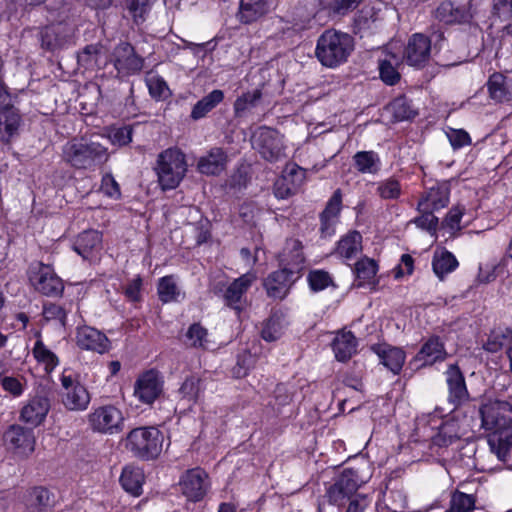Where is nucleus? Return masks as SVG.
<instances>
[{"instance_id":"nucleus-1","label":"nucleus","mask_w":512,"mask_h":512,"mask_svg":"<svg viewBox=\"0 0 512 512\" xmlns=\"http://www.w3.org/2000/svg\"><path fill=\"white\" fill-rule=\"evenodd\" d=\"M482 427L491 431L488 444L499 460L505 461L512 449V404L488 400L479 408Z\"/></svg>"},{"instance_id":"nucleus-2","label":"nucleus","mask_w":512,"mask_h":512,"mask_svg":"<svg viewBox=\"0 0 512 512\" xmlns=\"http://www.w3.org/2000/svg\"><path fill=\"white\" fill-rule=\"evenodd\" d=\"M107 148L90 138L73 139L62 149V159L69 166L78 170H94L108 160Z\"/></svg>"},{"instance_id":"nucleus-3","label":"nucleus","mask_w":512,"mask_h":512,"mask_svg":"<svg viewBox=\"0 0 512 512\" xmlns=\"http://www.w3.org/2000/svg\"><path fill=\"white\" fill-rule=\"evenodd\" d=\"M353 46V39L347 33L326 30L318 38L315 53L322 65L336 67L347 60Z\"/></svg>"},{"instance_id":"nucleus-4","label":"nucleus","mask_w":512,"mask_h":512,"mask_svg":"<svg viewBox=\"0 0 512 512\" xmlns=\"http://www.w3.org/2000/svg\"><path fill=\"white\" fill-rule=\"evenodd\" d=\"M155 170L163 190L176 188L187 172L185 154L178 148L164 150L158 155Z\"/></svg>"},{"instance_id":"nucleus-5","label":"nucleus","mask_w":512,"mask_h":512,"mask_svg":"<svg viewBox=\"0 0 512 512\" xmlns=\"http://www.w3.org/2000/svg\"><path fill=\"white\" fill-rule=\"evenodd\" d=\"M162 433L155 427H139L131 430L123 440L125 448L133 456L149 460L156 458L162 449Z\"/></svg>"},{"instance_id":"nucleus-6","label":"nucleus","mask_w":512,"mask_h":512,"mask_svg":"<svg viewBox=\"0 0 512 512\" xmlns=\"http://www.w3.org/2000/svg\"><path fill=\"white\" fill-rule=\"evenodd\" d=\"M251 141L254 149L267 161L276 162L286 157L283 136L275 129L260 127L253 133Z\"/></svg>"},{"instance_id":"nucleus-7","label":"nucleus","mask_w":512,"mask_h":512,"mask_svg":"<svg viewBox=\"0 0 512 512\" xmlns=\"http://www.w3.org/2000/svg\"><path fill=\"white\" fill-rule=\"evenodd\" d=\"M359 487L357 473L352 469H345L327 488L325 496L329 504L342 507L356 496Z\"/></svg>"},{"instance_id":"nucleus-8","label":"nucleus","mask_w":512,"mask_h":512,"mask_svg":"<svg viewBox=\"0 0 512 512\" xmlns=\"http://www.w3.org/2000/svg\"><path fill=\"white\" fill-rule=\"evenodd\" d=\"M29 281L34 289L46 296H57L62 293V280L53 268L43 263L32 264L28 271Z\"/></svg>"},{"instance_id":"nucleus-9","label":"nucleus","mask_w":512,"mask_h":512,"mask_svg":"<svg viewBox=\"0 0 512 512\" xmlns=\"http://www.w3.org/2000/svg\"><path fill=\"white\" fill-rule=\"evenodd\" d=\"M73 35V26L58 22L43 27L38 33V39L43 50L56 52L70 45Z\"/></svg>"},{"instance_id":"nucleus-10","label":"nucleus","mask_w":512,"mask_h":512,"mask_svg":"<svg viewBox=\"0 0 512 512\" xmlns=\"http://www.w3.org/2000/svg\"><path fill=\"white\" fill-rule=\"evenodd\" d=\"M94 431L104 434L119 433L123 429L124 417L117 407L105 405L96 408L88 417Z\"/></svg>"},{"instance_id":"nucleus-11","label":"nucleus","mask_w":512,"mask_h":512,"mask_svg":"<svg viewBox=\"0 0 512 512\" xmlns=\"http://www.w3.org/2000/svg\"><path fill=\"white\" fill-rule=\"evenodd\" d=\"M6 448L20 457H28L35 449V436L32 429L13 424L3 434Z\"/></svg>"},{"instance_id":"nucleus-12","label":"nucleus","mask_w":512,"mask_h":512,"mask_svg":"<svg viewBox=\"0 0 512 512\" xmlns=\"http://www.w3.org/2000/svg\"><path fill=\"white\" fill-rule=\"evenodd\" d=\"M63 391L61 401L69 411H84L87 409L91 397L86 387L69 375L61 376Z\"/></svg>"},{"instance_id":"nucleus-13","label":"nucleus","mask_w":512,"mask_h":512,"mask_svg":"<svg viewBox=\"0 0 512 512\" xmlns=\"http://www.w3.org/2000/svg\"><path fill=\"white\" fill-rule=\"evenodd\" d=\"M255 280L256 276L253 273H246L235 279L224 291L225 304L237 313L243 311L247 307L245 295Z\"/></svg>"},{"instance_id":"nucleus-14","label":"nucleus","mask_w":512,"mask_h":512,"mask_svg":"<svg viewBox=\"0 0 512 512\" xmlns=\"http://www.w3.org/2000/svg\"><path fill=\"white\" fill-rule=\"evenodd\" d=\"M113 62L119 74L131 75L141 71L144 60L131 44L122 42L113 51Z\"/></svg>"},{"instance_id":"nucleus-15","label":"nucleus","mask_w":512,"mask_h":512,"mask_svg":"<svg viewBox=\"0 0 512 512\" xmlns=\"http://www.w3.org/2000/svg\"><path fill=\"white\" fill-rule=\"evenodd\" d=\"M51 408V401L45 394H36L23 405L20 411V420L37 427L41 425Z\"/></svg>"},{"instance_id":"nucleus-16","label":"nucleus","mask_w":512,"mask_h":512,"mask_svg":"<svg viewBox=\"0 0 512 512\" xmlns=\"http://www.w3.org/2000/svg\"><path fill=\"white\" fill-rule=\"evenodd\" d=\"M163 391V381L154 370L143 373L136 381L134 395L145 404H152Z\"/></svg>"},{"instance_id":"nucleus-17","label":"nucleus","mask_w":512,"mask_h":512,"mask_svg":"<svg viewBox=\"0 0 512 512\" xmlns=\"http://www.w3.org/2000/svg\"><path fill=\"white\" fill-rule=\"evenodd\" d=\"M431 41L423 34L416 33L409 39L404 57L410 66L421 68L430 58Z\"/></svg>"},{"instance_id":"nucleus-18","label":"nucleus","mask_w":512,"mask_h":512,"mask_svg":"<svg viewBox=\"0 0 512 512\" xmlns=\"http://www.w3.org/2000/svg\"><path fill=\"white\" fill-rule=\"evenodd\" d=\"M75 340L81 350L103 354L109 349V340L106 335L90 326L78 327Z\"/></svg>"},{"instance_id":"nucleus-19","label":"nucleus","mask_w":512,"mask_h":512,"mask_svg":"<svg viewBox=\"0 0 512 512\" xmlns=\"http://www.w3.org/2000/svg\"><path fill=\"white\" fill-rule=\"evenodd\" d=\"M182 493L192 501L201 500L208 489L207 474L199 468L186 472L181 482Z\"/></svg>"},{"instance_id":"nucleus-20","label":"nucleus","mask_w":512,"mask_h":512,"mask_svg":"<svg viewBox=\"0 0 512 512\" xmlns=\"http://www.w3.org/2000/svg\"><path fill=\"white\" fill-rule=\"evenodd\" d=\"M305 178V171L299 166L293 165L274 184V194L277 198L285 199L294 195Z\"/></svg>"},{"instance_id":"nucleus-21","label":"nucleus","mask_w":512,"mask_h":512,"mask_svg":"<svg viewBox=\"0 0 512 512\" xmlns=\"http://www.w3.org/2000/svg\"><path fill=\"white\" fill-rule=\"evenodd\" d=\"M370 349L388 370L395 375L400 373L406 359L405 352L401 348L382 343L374 344Z\"/></svg>"},{"instance_id":"nucleus-22","label":"nucleus","mask_w":512,"mask_h":512,"mask_svg":"<svg viewBox=\"0 0 512 512\" xmlns=\"http://www.w3.org/2000/svg\"><path fill=\"white\" fill-rule=\"evenodd\" d=\"M446 383L449 392V401L458 406L468 400L469 394L466 388L465 378L456 364L448 366Z\"/></svg>"},{"instance_id":"nucleus-23","label":"nucleus","mask_w":512,"mask_h":512,"mask_svg":"<svg viewBox=\"0 0 512 512\" xmlns=\"http://www.w3.org/2000/svg\"><path fill=\"white\" fill-rule=\"evenodd\" d=\"M74 250L85 260H96L102 249V235L95 230L82 232L73 246Z\"/></svg>"},{"instance_id":"nucleus-24","label":"nucleus","mask_w":512,"mask_h":512,"mask_svg":"<svg viewBox=\"0 0 512 512\" xmlns=\"http://www.w3.org/2000/svg\"><path fill=\"white\" fill-rule=\"evenodd\" d=\"M295 273L293 269L287 267L271 273L264 282L268 296L283 299L289 291Z\"/></svg>"},{"instance_id":"nucleus-25","label":"nucleus","mask_w":512,"mask_h":512,"mask_svg":"<svg viewBox=\"0 0 512 512\" xmlns=\"http://www.w3.org/2000/svg\"><path fill=\"white\" fill-rule=\"evenodd\" d=\"M55 505V494L45 487H34L27 493L26 512H49Z\"/></svg>"},{"instance_id":"nucleus-26","label":"nucleus","mask_w":512,"mask_h":512,"mask_svg":"<svg viewBox=\"0 0 512 512\" xmlns=\"http://www.w3.org/2000/svg\"><path fill=\"white\" fill-rule=\"evenodd\" d=\"M435 17L446 24H456L468 22L472 14L468 5H455L451 1H444L435 10Z\"/></svg>"},{"instance_id":"nucleus-27","label":"nucleus","mask_w":512,"mask_h":512,"mask_svg":"<svg viewBox=\"0 0 512 512\" xmlns=\"http://www.w3.org/2000/svg\"><path fill=\"white\" fill-rule=\"evenodd\" d=\"M21 123V115L19 111L13 106L0 105V141L9 143L14 135L17 134Z\"/></svg>"},{"instance_id":"nucleus-28","label":"nucleus","mask_w":512,"mask_h":512,"mask_svg":"<svg viewBox=\"0 0 512 512\" xmlns=\"http://www.w3.org/2000/svg\"><path fill=\"white\" fill-rule=\"evenodd\" d=\"M227 159V153L222 148L213 147L199 158L197 169L205 175H218L225 169Z\"/></svg>"},{"instance_id":"nucleus-29","label":"nucleus","mask_w":512,"mask_h":512,"mask_svg":"<svg viewBox=\"0 0 512 512\" xmlns=\"http://www.w3.org/2000/svg\"><path fill=\"white\" fill-rule=\"evenodd\" d=\"M279 259L284 267L299 272L305 261L302 242L294 238L287 239Z\"/></svg>"},{"instance_id":"nucleus-30","label":"nucleus","mask_w":512,"mask_h":512,"mask_svg":"<svg viewBox=\"0 0 512 512\" xmlns=\"http://www.w3.org/2000/svg\"><path fill=\"white\" fill-rule=\"evenodd\" d=\"M342 205V193L337 189L329 199L325 209L320 215L321 234L326 237L333 233V225L338 217Z\"/></svg>"},{"instance_id":"nucleus-31","label":"nucleus","mask_w":512,"mask_h":512,"mask_svg":"<svg viewBox=\"0 0 512 512\" xmlns=\"http://www.w3.org/2000/svg\"><path fill=\"white\" fill-rule=\"evenodd\" d=\"M487 89L491 99L496 102H507L512 99V81L501 73L489 77Z\"/></svg>"},{"instance_id":"nucleus-32","label":"nucleus","mask_w":512,"mask_h":512,"mask_svg":"<svg viewBox=\"0 0 512 512\" xmlns=\"http://www.w3.org/2000/svg\"><path fill=\"white\" fill-rule=\"evenodd\" d=\"M332 348L338 361H347L357 351V339L350 331L338 332L332 342Z\"/></svg>"},{"instance_id":"nucleus-33","label":"nucleus","mask_w":512,"mask_h":512,"mask_svg":"<svg viewBox=\"0 0 512 512\" xmlns=\"http://www.w3.org/2000/svg\"><path fill=\"white\" fill-rule=\"evenodd\" d=\"M269 11L267 0H240L238 19L245 24L252 23Z\"/></svg>"},{"instance_id":"nucleus-34","label":"nucleus","mask_w":512,"mask_h":512,"mask_svg":"<svg viewBox=\"0 0 512 512\" xmlns=\"http://www.w3.org/2000/svg\"><path fill=\"white\" fill-rule=\"evenodd\" d=\"M449 203V189L447 186L432 187L419 201L417 210L430 208L433 212L446 207Z\"/></svg>"},{"instance_id":"nucleus-35","label":"nucleus","mask_w":512,"mask_h":512,"mask_svg":"<svg viewBox=\"0 0 512 512\" xmlns=\"http://www.w3.org/2000/svg\"><path fill=\"white\" fill-rule=\"evenodd\" d=\"M287 325L284 313L276 311L264 322L261 336L265 341H276L281 338Z\"/></svg>"},{"instance_id":"nucleus-36","label":"nucleus","mask_w":512,"mask_h":512,"mask_svg":"<svg viewBox=\"0 0 512 512\" xmlns=\"http://www.w3.org/2000/svg\"><path fill=\"white\" fill-rule=\"evenodd\" d=\"M445 356L446 351L443 343L438 337H431L423 344L416 359L423 361L424 365H432L436 361L444 360Z\"/></svg>"},{"instance_id":"nucleus-37","label":"nucleus","mask_w":512,"mask_h":512,"mask_svg":"<svg viewBox=\"0 0 512 512\" xmlns=\"http://www.w3.org/2000/svg\"><path fill=\"white\" fill-rule=\"evenodd\" d=\"M224 99V93L222 90L215 89L208 95L199 100L192 108L191 118L193 120H199L205 117L210 111H212L219 103Z\"/></svg>"},{"instance_id":"nucleus-38","label":"nucleus","mask_w":512,"mask_h":512,"mask_svg":"<svg viewBox=\"0 0 512 512\" xmlns=\"http://www.w3.org/2000/svg\"><path fill=\"white\" fill-rule=\"evenodd\" d=\"M143 481L144 474L142 470L132 466L125 467L120 477L122 487L134 496L141 494Z\"/></svg>"},{"instance_id":"nucleus-39","label":"nucleus","mask_w":512,"mask_h":512,"mask_svg":"<svg viewBox=\"0 0 512 512\" xmlns=\"http://www.w3.org/2000/svg\"><path fill=\"white\" fill-rule=\"evenodd\" d=\"M362 250V236L357 231H352L342 237L338 242L336 253L345 259L355 257Z\"/></svg>"},{"instance_id":"nucleus-40","label":"nucleus","mask_w":512,"mask_h":512,"mask_svg":"<svg viewBox=\"0 0 512 512\" xmlns=\"http://www.w3.org/2000/svg\"><path fill=\"white\" fill-rule=\"evenodd\" d=\"M262 98V91L255 88L238 96L234 102L233 108L236 117H244L248 112L255 108Z\"/></svg>"},{"instance_id":"nucleus-41","label":"nucleus","mask_w":512,"mask_h":512,"mask_svg":"<svg viewBox=\"0 0 512 512\" xmlns=\"http://www.w3.org/2000/svg\"><path fill=\"white\" fill-rule=\"evenodd\" d=\"M399 65L400 60L396 55H387L379 61L380 78L385 84L395 85L400 80Z\"/></svg>"},{"instance_id":"nucleus-42","label":"nucleus","mask_w":512,"mask_h":512,"mask_svg":"<svg viewBox=\"0 0 512 512\" xmlns=\"http://www.w3.org/2000/svg\"><path fill=\"white\" fill-rule=\"evenodd\" d=\"M458 265V261L455 256L448 252L442 251L440 253H435L433 257V271L438 276L439 279H443L444 276L450 272H452Z\"/></svg>"},{"instance_id":"nucleus-43","label":"nucleus","mask_w":512,"mask_h":512,"mask_svg":"<svg viewBox=\"0 0 512 512\" xmlns=\"http://www.w3.org/2000/svg\"><path fill=\"white\" fill-rule=\"evenodd\" d=\"M512 347V331L508 329L493 330L484 345L485 350L496 353L502 348Z\"/></svg>"},{"instance_id":"nucleus-44","label":"nucleus","mask_w":512,"mask_h":512,"mask_svg":"<svg viewBox=\"0 0 512 512\" xmlns=\"http://www.w3.org/2000/svg\"><path fill=\"white\" fill-rule=\"evenodd\" d=\"M353 158L359 172L376 174L379 171L380 159L374 151H360Z\"/></svg>"},{"instance_id":"nucleus-45","label":"nucleus","mask_w":512,"mask_h":512,"mask_svg":"<svg viewBox=\"0 0 512 512\" xmlns=\"http://www.w3.org/2000/svg\"><path fill=\"white\" fill-rule=\"evenodd\" d=\"M102 50L103 47L100 44L87 45L77 55L78 64L88 70L98 68Z\"/></svg>"},{"instance_id":"nucleus-46","label":"nucleus","mask_w":512,"mask_h":512,"mask_svg":"<svg viewBox=\"0 0 512 512\" xmlns=\"http://www.w3.org/2000/svg\"><path fill=\"white\" fill-rule=\"evenodd\" d=\"M377 263L370 258H362L356 262L354 273L359 283L358 286H363L365 283H370L377 273Z\"/></svg>"},{"instance_id":"nucleus-47","label":"nucleus","mask_w":512,"mask_h":512,"mask_svg":"<svg viewBox=\"0 0 512 512\" xmlns=\"http://www.w3.org/2000/svg\"><path fill=\"white\" fill-rule=\"evenodd\" d=\"M363 0H325L322 9L327 10L328 15L342 16L355 9Z\"/></svg>"},{"instance_id":"nucleus-48","label":"nucleus","mask_w":512,"mask_h":512,"mask_svg":"<svg viewBox=\"0 0 512 512\" xmlns=\"http://www.w3.org/2000/svg\"><path fill=\"white\" fill-rule=\"evenodd\" d=\"M207 336V330L199 323H194L188 328L186 332L185 344L188 347L205 349L206 343L208 342Z\"/></svg>"},{"instance_id":"nucleus-49","label":"nucleus","mask_w":512,"mask_h":512,"mask_svg":"<svg viewBox=\"0 0 512 512\" xmlns=\"http://www.w3.org/2000/svg\"><path fill=\"white\" fill-rule=\"evenodd\" d=\"M294 396L293 387H289L286 384H278L272 395V401H270V405L276 411H280L283 407L289 405Z\"/></svg>"},{"instance_id":"nucleus-50","label":"nucleus","mask_w":512,"mask_h":512,"mask_svg":"<svg viewBox=\"0 0 512 512\" xmlns=\"http://www.w3.org/2000/svg\"><path fill=\"white\" fill-rule=\"evenodd\" d=\"M475 497L461 491H454L450 500L451 512H469L475 507Z\"/></svg>"},{"instance_id":"nucleus-51","label":"nucleus","mask_w":512,"mask_h":512,"mask_svg":"<svg viewBox=\"0 0 512 512\" xmlns=\"http://www.w3.org/2000/svg\"><path fill=\"white\" fill-rule=\"evenodd\" d=\"M151 0H125V8L136 24L145 20V16L151 9Z\"/></svg>"},{"instance_id":"nucleus-52","label":"nucleus","mask_w":512,"mask_h":512,"mask_svg":"<svg viewBox=\"0 0 512 512\" xmlns=\"http://www.w3.org/2000/svg\"><path fill=\"white\" fill-rule=\"evenodd\" d=\"M178 294L179 291L172 276H165L159 280L158 295L163 303L175 301Z\"/></svg>"},{"instance_id":"nucleus-53","label":"nucleus","mask_w":512,"mask_h":512,"mask_svg":"<svg viewBox=\"0 0 512 512\" xmlns=\"http://www.w3.org/2000/svg\"><path fill=\"white\" fill-rule=\"evenodd\" d=\"M201 390V380L198 377L191 376L185 379L179 389V393L189 402H196Z\"/></svg>"},{"instance_id":"nucleus-54","label":"nucleus","mask_w":512,"mask_h":512,"mask_svg":"<svg viewBox=\"0 0 512 512\" xmlns=\"http://www.w3.org/2000/svg\"><path fill=\"white\" fill-rule=\"evenodd\" d=\"M377 193L384 200L397 199L401 194V185L397 179L391 177L378 183Z\"/></svg>"},{"instance_id":"nucleus-55","label":"nucleus","mask_w":512,"mask_h":512,"mask_svg":"<svg viewBox=\"0 0 512 512\" xmlns=\"http://www.w3.org/2000/svg\"><path fill=\"white\" fill-rule=\"evenodd\" d=\"M150 95L157 100H165L170 95V89L165 80L160 76H151L147 79Z\"/></svg>"},{"instance_id":"nucleus-56","label":"nucleus","mask_w":512,"mask_h":512,"mask_svg":"<svg viewBox=\"0 0 512 512\" xmlns=\"http://www.w3.org/2000/svg\"><path fill=\"white\" fill-rule=\"evenodd\" d=\"M418 211L420 212V216L416 217L413 222L417 227L434 235L438 226V218L430 208H424Z\"/></svg>"},{"instance_id":"nucleus-57","label":"nucleus","mask_w":512,"mask_h":512,"mask_svg":"<svg viewBox=\"0 0 512 512\" xmlns=\"http://www.w3.org/2000/svg\"><path fill=\"white\" fill-rule=\"evenodd\" d=\"M390 110L397 121L408 120L415 116V112L411 108L409 102L402 97L396 98L390 104Z\"/></svg>"},{"instance_id":"nucleus-58","label":"nucleus","mask_w":512,"mask_h":512,"mask_svg":"<svg viewBox=\"0 0 512 512\" xmlns=\"http://www.w3.org/2000/svg\"><path fill=\"white\" fill-rule=\"evenodd\" d=\"M34 355L39 361L46 363L47 366H51V368H54L58 364L57 356L52 351L48 350L40 341L35 344Z\"/></svg>"},{"instance_id":"nucleus-59","label":"nucleus","mask_w":512,"mask_h":512,"mask_svg":"<svg viewBox=\"0 0 512 512\" xmlns=\"http://www.w3.org/2000/svg\"><path fill=\"white\" fill-rule=\"evenodd\" d=\"M309 284L314 291H319L326 288L331 279L325 271H313L308 276Z\"/></svg>"},{"instance_id":"nucleus-60","label":"nucleus","mask_w":512,"mask_h":512,"mask_svg":"<svg viewBox=\"0 0 512 512\" xmlns=\"http://www.w3.org/2000/svg\"><path fill=\"white\" fill-rule=\"evenodd\" d=\"M253 363L254 360L250 353H244L243 355H240L238 357L236 366L233 368V375L236 378H242L246 376Z\"/></svg>"},{"instance_id":"nucleus-61","label":"nucleus","mask_w":512,"mask_h":512,"mask_svg":"<svg viewBox=\"0 0 512 512\" xmlns=\"http://www.w3.org/2000/svg\"><path fill=\"white\" fill-rule=\"evenodd\" d=\"M142 279L140 276L135 277L124 288L126 298L133 302H138L141 299Z\"/></svg>"},{"instance_id":"nucleus-62","label":"nucleus","mask_w":512,"mask_h":512,"mask_svg":"<svg viewBox=\"0 0 512 512\" xmlns=\"http://www.w3.org/2000/svg\"><path fill=\"white\" fill-rule=\"evenodd\" d=\"M447 136L449 138L451 145L455 149L461 148L471 143V138L469 134L462 129H452L450 132L447 133Z\"/></svg>"},{"instance_id":"nucleus-63","label":"nucleus","mask_w":512,"mask_h":512,"mask_svg":"<svg viewBox=\"0 0 512 512\" xmlns=\"http://www.w3.org/2000/svg\"><path fill=\"white\" fill-rule=\"evenodd\" d=\"M506 272L507 274V268L502 265V260L500 263L496 266H492L490 271H484L483 267H479V273H478V281L481 283H489L496 279L497 275L499 273Z\"/></svg>"},{"instance_id":"nucleus-64","label":"nucleus","mask_w":512,"mask_h":512,"mask_svg":"<svg viewBox=\"0 0 512 512\" xmlns=\"http://www.w3.org/2000/svg\"><path fill=\"white\" fill-rule=\"evenodd\" d=\"M101 190L109 197H118L120 195L119 185L110 174L103 176Z\"/></svg>"}]
</instances>
